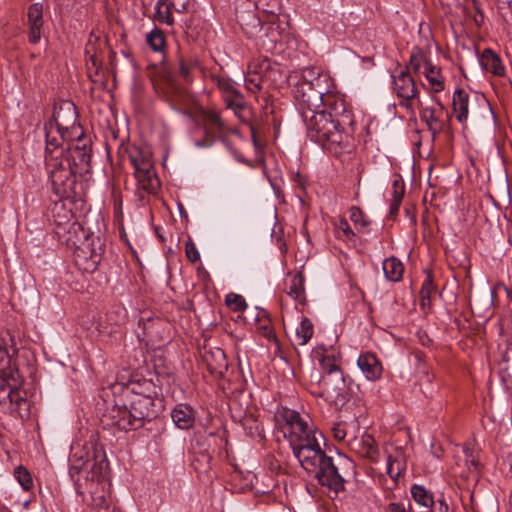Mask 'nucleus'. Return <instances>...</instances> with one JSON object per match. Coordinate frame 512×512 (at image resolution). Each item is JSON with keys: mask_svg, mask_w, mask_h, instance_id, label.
<instances>
[{"mask_svg": "<svg viewBox=\"0 0 512 512\" xmlns=\"http://www.w3.org/2000/svg\"><path fill=\"white\" fill-rule=\"evenodd\" d=\"M332 79L317 68L306 67L294 87V96L307 136L338 155L354 148L355 116L352 107L331 91Z\"/></svg>", "mask_w": 512, "mask_h": 512, "instance_id": "obj_1", "label": "nucleus"}, {"mask_svg": "<svg viewBox=\"0 0 512 512\" xmlns=\"http://www.w3.org/2000/svg\"><path fill=\"white\" fill-rule=\"evenodd\" d=\"M275 418L278 423L284 422L287 425L289 444L301 467L321 486L335 494L344 491L346 477L356 473L354 461L340 456L335 462L328 456L319 442V438H323L322 433L314 428L308 417H302L299 412L282 408Z\"/></svg>", "mask_w": 512, "mask_h": 512, "instance_id": "obj_2", "label": "nucleus"}, {"mask_svg": "<svg viewBox=\"0 0 512 512\" xmlns=\"http://www.w3.org/2000/svg\"><path fill=\"white\" fill-rule=\"evenodd\" d=\"M92 451L75 453L71 458L69 476L75 490L82 501L103 512H121L116 506H111V498L105 490V477L109 463L102 447L91 444Z\"/></svg>", "mask_w": 512, "mask_h": 512, "instance_id": "obj_3", "label": "nucleus"}, {"mask_svg": "<svg viewBox=\"0 0 512 512\" xmlns=\"http://www.w3.org/2000/svg\"><path fill=\"white\" fill-rule=\"evenodd\" d=\"M158 415L155 399L151 394H131L127 396V403L123 406H113L104 415L107 424L122 431H131L142 428Z\"/></svg>", "mask_w": 512, "mask_h": 512, "instance_id": "obj_4", "label": "nucleus"}, {"mask_svg": "<svg viewBox=\"0 0 512 512\" xmlns=\"http://www.w3.org/2000/svg\"><path fill=\"white\" fill-rule=\"evenodd\" d=\"M56 233L67 246L75 249L77 265H81L83 260V269L86 272H94L97 269L104 252L103 243L99 237L89 234L76 221L69 223L67 229L58 226Z\"/></svg>", "mask_w": 512, "mask_h": 512, "instance_id": "obj_5", "label": "nucleus"}, {"mask_svg": "<svg viewBox=\"0 0 512 512\" xmlns=\"http://www.w3.org/2000/svg\"><path fill=\"white\" fill-rule=\"evenodd\" d=\"M45 166L53 192L60 198H74L77 195L76 175L79 174L65 157L48 156Z\"/></svg>", "mask_w": 512, "mask_h": 512, "instance_id": "obj_6", "label": "nucleus"}, {"mask_svg": "<svg viewBox=\"0 0 512 512\" xmlns=\"http://www.w3.org/2000/svg\"><path fill=\"white\" fill-rule=\"evenodd\" d=\"M91 153V139L81 129L66 146L64 157L79 175H83L90 171Z\"/></svg>", "mask_w": 512, "mask_h": 512, "instance_id": "obj_7", "label": "nucleus"}, {"mask_svg": "<svg viewBox=\"0 0 512 512\" xmlns=\"http://www.w3.org/2000/svg\"><path fill=\"white\" fill-rule=\"evenodd\" d=\"M392 88L401 100L399 104L411 113L415 111V103L421 107L422 101L419 98V90L408 70H401L399 73L392 75Z\"/></svg>", "mask_w": 512, "mask_h": 512, "instance_id": "obj_8", "label": "nucleus"}, {"mask_svg": "<svg viewBox=\"0 0 512 512\" xmlns=\"http://www.w3.org/2000/svg\"><path fill=\"white\" fill-rule=\"evenodd\" d=\"M81 128L67 130L60 128L50 121L44 124L45 132V158L48 156L52 157H64L65 149L64 144L68 146L69 142L76 136Z\"/></svg>", "mask_w": 512, "mask_h": 512, "instance_id": "obj_9", "label": "nucleus"}, {"mask_svg": "<svg viewBox=\"0 0 512 512\" xmlns=\"http://www.w3.org/2000/svg\"><path fill=\"white\" fill-rule=\"evenodd\" d=\"M153 86L174 109L180 110L179 106L189 99L188 91L177 83L174 75L169 71L163 70L161 72V83L153 81Z\"/></svg>", "mask_w": 512, "mask_h": 512, "instance_id": "obj_10", "label": "nucleus"}, {"mask_svg": "<svg viewBox=\"0 0 512 512\" xmlns=\"http://www.w3.org/2000/svg\"><path fill=\"white\" fill-rule=\"evenodd\" d=\"M22 382L23 380L19 372H10L8 380L3 383L4 385L0 390V395L5 394L3 397H0V403L9 400L10 404L14 405L23 417L29 415V404L20 390Z\"/></svg>", "mask_w": 512, "mask_h": 512, "instance_id": "obj_11", "label": "nucleus"}, {"mask_svg": "<svg viewBox=\"0 0 512 512\" xmlns=\"http://www.w3.org/2000/svg\"><path fill=\"white\" fill-rule=\"evenodd\" d=\"M24 26L28 42L32 45L38 44L42 37H47V26L45 25L43 5L41 3H33L28 7Z\"/></svg>", "mask_w": 512, "mask_h": 512, "instance_id": "obj_12", "label": "nucleus"}, {"mask_svg": "<svg viewBox=\"0 0 512 512\" xmlns=\"http://www.w3.org/2000/svg\"><path fill=\"white\" fill-rule=\"evenodd\" d=\"M348 447L362 459L377 464L380 461V450L374 437L368 433L355 436L348 441Z\"/></svg>", "mask_w": 512, "mask_h": 512, "instance_id": "obj_13", "label": "nucleus"}, {"mask_svg": "<svg viewBox=\"0 0 512 512\" xmlns=\"http://www.w3.org/2000/svg\"><path fill=\"white\" fill-rule=\"evenodd\" d=\"M77 116L75 104L70 100H62L55 104L52 117L49 121L67 130L82 128L80 125L76 126Z\"/></svg>", "mask_w": 512, "mask_h": 512, "instance_id": "obj_14", "label": "nucleus"}, {"mask_svg": "<svg viewBox=\"0 0 512 512\" xmlns=\"http://www.w3.org/2000/svg\"><path fill=\"white\" fill-rule=\"evenodd\" d=\"M226 105L227 109H231L235 116L245 124H248L251 130V136L253 140L256 139V133L254 126L251 123V117H252V109L250 106L247 105L243 94L237 90L234 93H231L227 96H224L222 99Z\"/></svg>", "mask_w": 512, "mask_h": 512, "instance_id": "obj_15", "label": "nucleus"}, {"mask_svg": "<svg viewBox=\"0 0 512 512\" xmlns=\"http://www.w3.org/2000/svg\"><path fill=\"white\" fill-rule=\"evenodd\" d=\"M417 108L420 110L421 121L425 122L433 138L444 131L445 121L442 116L445 108L439 101H436L435 107H423L422 104L421 107L417 105Z\"/></svg>", "mask_w": 512, "mask_h": 512, "instance_id": "obj_16", "label": "nucleus"}, {"mask_svg": "<svg viewBox=\"0 0 512 512\" xmlns=\"http://www.w3.org/2000/svg\"><path fill=\"white\" fill-rule=\"evenodd\" d=\"M202 361L208 372L214 377H222L228 370L226 354L221 348L205 350L202 354Z\"/></svg>", "mask_w": 512, "mask_h": 512, "instance_id": "obj_17", "label": "nucleus"}, {"mask_svg": "<svg viewBox=\"0 0 512 512\" xmlns=\"http://www.w3.org/2000/svg\"><path fill=\"white\" fill-rule=\"evenodd\" d=\"M357 365L369 381H376L381 378L383 367L375 354L365 352L359 355Z\"/></svg>", "mask_w": 512, "mask_h": 512, "instance_id": "obj_18", "label": "nucleus"}, {"mask_svg": "<svg viewBox=\"0 0 512 512\" xmlns=\"http://www.w3.org/2000/svg\"><path fill=\"white\" fill-rule=\"evenodd\" d=\"M126 151L134 167V172L140 171V169H150L154 167L152 153L149 148L132 145L129 146Z\"/></svg>", "mask_w": 512, "mask_h": 512, "instance_id": "obj_19", "label": "nucleus"}, {"mask_svg": "<svg viewBox=\"0 0 512 512\" xmlns=\"http://www.w3.org/2000/svg\"><path fill=\"white\" fill-rule=\"evenodd\" d=\"M417 373L419 385L421 387L422 392L426 397L432 398L440 387L438 382H434L436 379L435 374L430 370L429 366L423 361H419V364L417 366Z\"/></svg>", "mask_w": 512, "mask_h": 512, "instance_id": "obj_20", "label": "nucleus"}, {"mask_svg": "<svg viewBox=\"0 0 512 512\" xmlns=\"http://www.w3.org/2000/svg\"><path fill=\"white\" fill-rule=\"evenodd\" d=\"M171 418L177 428L188 430L194 426L195 411L192 406L186 403H180L172 410Z\"/></svg>", "mask_w": 512, "mask_h": 512, "instance_id": "obj_21", "label": "nucleus"}, {"mask_svg": "<svg viewBox=\"0 0 512 512\" xmlns=\"http://www.w3.org/2000/svg\"><path fill=\"white\" fill-rule=\"evenodd\" d=\"M270 66L268 59L260 63H251L248 74L245 77V86L252 93H257L262 89V73Z\"/></svg>", "mask_w": 512, "mask_h": 512, "instance_id": "obj_22", "label": "nucleus"}, {"mask_svg": "<svg viewBox=\"0 0 512 512\" xmlns=\"http://www.w3.org/2000/svg\"><path fill=\"white\" fill-rule=\"evenodd\" d=\"M319 385L322 388L321 395H325L335 402H344L347 399L344 394L345 380L343 376L341 385H338L337 382L334 381V376H322L319 379Z\"/></svg>", "mask_w": 512, "mask_h": 512, "instance_id": "obj_23", "label": "nucleus"}, {"mask_svg": "<svg viewBox=\"0 0 512 512\" xmlns=\"http://www.w3.org/2000/svg\"><path fill=\"white\" fill-rule=\"evenodd\" d=\"M286 292L298 304L304 305L306 303L305 277L302 272L290 275L286 282Z\"/></svg>", "mask_w": 512, "mask_h": 512, "instance_id": "obj_24", "label": "nucleus"}, {"mask_svg": "<svg viewBox=\"0 0 512 512\" xmlns=\"http://www.w3.org/2000/svg\"><path fill=\"white\" fill-rule=\"evenodd\" d=\"M137 179L138 186L148 194H156L160 188V181L153 168L140 169V171L134 172Z\"/></svg>", "mask_w": 512, "mask_h": 512, "instance_id": "obj_25", "label": "nucleus"}, {"mask_svg": "<svg viewBox=\"0 0 512 512\" xmlns=\"http://www.w3.org/2000/svg\"><path fill=\"white\" fill-rule=\"evenodd\" d=\"M410 494L414 503L417 505L414 511H428V507L437 501L434 500L432 492L423 485L413 484L410 487Z\"/></svg>", "mask_w": 512, "mask_h": 512, "instance_id": "obj_26", "label": "nucleus"}, {"mask_svg": "<svg viewBox=\"0 0 512 512\" xmlns=\"http://www.w3.org/2000/svg\"><path fill=\"white\" fill-rule=\"evenodd\" d=\"M480 64L486 72L496 76H502L505 72L500 57L489 48L483 51L480 57Z\"/></svg>", "mask_w": 512, "mask_h": 512, "instance_id": "obj_27", "label": "nucleus"}, {"mask_svg": "<svg viewBox=\"0 0 512 512\" xmlns=\"http://www.w3.org/2000/svg\"><path fill=\"white\" fill-rule=\"evenodd\" d=\"M469 95L463 89H457L453 94V111L456 119L460 123H464L468 118Z\"/></svg>", "mask_w": 512, "mask_h": 512, "instance_id": "obj_28", "label": "nucleus"}, {"mask_svg": "<svg viewBox=\"0 0 512 512\" xmlns=\"http://www.w3.org/2000/svg\"><path fill=\"white\" fill-rule=\"evenodd\" d=\"M19 372L8 349L0 343V390L8 380L10 372Z\"/></svg>", "mask_w": 512, "mask_h": 512, "instance_id": "obj_29", "label": "nucleus"}, {"mask_svg": "<svg viewBox=\"0 0 512 512\" xmlns=\"http://www.w3.org/2000/svg\"><path fill=\"white\" fill-rule=\"evenodd\" d=\"M423 74L433 92L439 93L445 89L444 77L442 76L441 69L439 67L434 66L431 62H427V66Z\"/></svg>", "mask_w": 512, "mask_h": 512, "instance_id": "obj_30", "label": "nucleus"}, {"mask_svg": "<svg viewBox=\"0 0 512 512\" xmlns=\"http://www.w3.org/2000/svg\"><path fill=\"white\" fill-rule=\"evenodd\" d=\"M382 269L385 277L392 282H399L403 277L404 266L396 257H389L383 261Z\"/></svg>", "mask_w": 512, "mask_h": 512, "instance_id": "obj_31", "label": "nucleus"}, {"mask_svg": "<svg viewBox=\"0 0 512 512\" xmlns=\"http://www.w3.org/2000/svg\"><path fill=\"white\" fill-rule=\"evenodd\" d=\"M205 123L207 126V129L211 131L212 133H225L230 132L231 129L228 127L226 122L222 119L220 114L216 111L210 110L207 111L204 115Z\"/></svg>", "mask_w": 512, "mask_h": 512, "instance_id": "obj_32", "label": "nucleus"}, {"mask_svg": "<svg viewBox=\"0 0 512 512\" xmlns=\"http://www.w3.org/2000/svg\"><path fill=\"white\" fill-rule=\"evenodd\" d=\"M435 290L433 274L429 271L426 273L425 280L420 289V305L422 309L431 307V296Z\"/></svg>", "mask_w": 512, "mask_h": 512, "instance_id": "obj_33", "label": "nucleus"}, {"mask_svg": "<svg viewBox=\"0 0 512 512\" xmlns=\"http://www.w3.org/2000/svg\"><path fill=\"white\" fill-rule=\"evenodd\" d=\"M320 366L322 370L325 372L324 376H334V381L337 382L338 385L342 384V375L340 367L335 363V359L330 356H323L320 361Z\"/></svg>", "mask_w": 512, "mask_h": 512, "instance_id": "obj_34", "label": "nucleus"}, {"mask_svg": "<svg viewBox=\"0 0 512 512\" xmlns=\"http://www.w3.org/2000/svg\"><path fill=\"white\" fill-rule=\"evenodd\" d=\"M427 62L431 61L427 58L426 53L423 51V49L418 46H414L411 49L408 67L412 69L414 74L418 75L420 73L422 65H424V67L426 68Z\"/></svg>", "mask_w": 512, "mask_h": 512, "instance_id": "obj_35", "label": "nucleus"}, {"mask_svg": "<svg viewBox=\"0 0 512 512\" xmlns=\"http://www.w3.org/2000/svg\"><path fill=\"white\" fill-rule=\"evenodd\" d=\"M314 333V326L312 321L304 317L300 325L296 328V341L299 345H306L312 338Z\"/></svg>", "mask_w": 512, "mask_h": 512, "instance_id": "obj_36", "label": "nucleus"}, {"mask_svg": "<svg viewBox=\"0 0 512 512\" xmlns=\"http://www.w3.org/2000/svg\"><path fill=\"white\" fill-rule=\"evenodd\" d=\"M172 11L170 2H167L166 0H158L156 3V12L154 17L160 23L172 25L174 23Z\"/></svg>", "mask_w": 512, "mask_h": 512, "instance_id": "obj_37", "label": "nucleus"}, {"mask_svg": "<svg viewBox=\"0 0 512 512\" xmlns=\"http://www.w3.org/2000/svg\"><path fill=\"white\" fill-rule=\"evenodd\" d=\"M210 80L220 90L222 99L238 90L235 83L227 77L211 74Z\"/></svg>", "mask_w": 512, "mask_h": 512, "instance_id": "obj_38", "label": "nucleus"}, {"mask_svg": "<svg viewBox=\"0 0 512 512\" xmlns=\"http://www.w3.org/2000/svg\"><path fill=\"white\" fill-rule=\"evenodd\" d=\"M242 424L250 437L264 439V429L254 415H246L243 418Z\"/></svg>", "mask_w": 512, "mask_h": 512, "instance_id": "obj_39", "label": "nucleus"}, {"mask_svg": "<svg viewBox=\"0 0 512 512\" xmlns=\"http://www.w3.org/2000/svg\"><path fill=\"white\" fill-rule=\"evenodd\" d=\"M212 456L207 451L195 453L191 465L198 473H207L211 469Z\"/></svg>", "mask_w": 512, "mask_h": 512, "instance_id": "obj_40", "label": "nucleus"}, {"mask_svg": "<svg viewBox=\"0 0 512 512\" xmlns=\"http://www.w3.org/2000/svg\"><path fill=\"white\" fill-rule=\"evenodd\" d=\"M147 44L155 52H162L165 46V36L162 30L154 28L146 36Z\"/></svg>", "mask_w": 512, "mask_h": 512, "instance_id": "obj_41", "label": "nucleus"}, {"mask_svg": "<svg viewBox=\"0 0 512 512\" xmlns=\"http://www.w3.org/2000/svg\"><path fill=\"white\" fill-rule=\"evenodd\" d=\"M14 477L21 485L23 490L30 491L33 488V478L31 476V473L25 467L18 466L17 468H15Z\"/></svg>", "mask_w": 512, "mask_h": 512, "instance_id": "obj_42", "label": "nucleus"}, {"mask_svg": "<svg viewBox=\"0 0 512 512\" xmlns=\"http://www.w3.org/2000/svg\"><path fill=\"white\" fill-rule=\"evenodd\" d=\"M335 231L337 237L342 240H351L355 236V233L345 218H340L338 220L335 224Z\"/></svg>", "mask_w": 512, "mask_h": 512, "instance_id": "obj_43", "label": "nucleus"}, {"mask_svg": "<svg viewBox=\"0 0 512 512\" xmlns=\"http://www.w3.org/2000/svg\"><path fill=\"white\" fill-rule=\"evenodd\" d=\"M463 452L465 454V462L468 470L477 476L482 469L480 461L474 457L473 450L469 447L465 446Z\"/></svg>", "mask_w": 512, "mask_h": 512, "instance_id": "obj_44", "label": "nucleus"}, {"mask_svg": "<svg viewBox=\"0 0 512 512\" xmlns=\"http://www.w3.org/2000/svg\"><path fill=\"white\" fill-rule=\"evenodd\" d=\"M226 305L235 312L244 311L247 307L245 299L238 294L230 293L225 299Z\"/></svg>", "mask_w": 512, "mask_h": 512, "instance_id": "obj_45", "label": "nucleus"}, {"mask_svg": "<svg viewBox=\"0 0 512 512\" xmlns=\"http://www.w3.org/2000/svg\"><path fill=\"white\" fill-rule=\"evenodd\" d=\"M384 512H416L408 499L391 501L384 509Z\"/></svg>", "mask_w": 512, "mask_h": 512, "instance_id": "obj_46", "label": "nucleus"}, {"mask_svg": "<svg viewBox=\"0 0 512 512\" xmlns=\"http://www.w3.org/2000/svg\"><path fill=\"white\" fill-rule=\"evenodd\" d=\"M153 389V385L149 381H144L143 383H132L127 389L126 397L136 393L152 395Z\"/></svg>", "mask_w": 512, "mask_h": 512, "instance_id": "obj_47", "label": "nucleus"}, {"mask_svg": "<svg viewBox=\"0 0 512 512\" xmlns=\"http://www.w3.org/2000/svg\"><path fill=\"white\" fill-rule=\"evenodd\" d=\"M403 469V464L397 458L392 455L387 456V474L391 478H397Z\"/></svg>", "mask_w": 512, "mask_h": 512, "instance_id": "obj_48", "label": "nucleus"}, {"mask_svg": "<svg viewBox=\"0 0 512 512\" xmlns=\"http://www.w3.org/2000/svg\"><path fill=\"white\" fill-rule=\"evenodd\" d=\"M196 66L194 61H186L183 58L179 62V74L186 83L192 82L191 71Z\"/></svg>", "mask_w": 512, "mask_h": 512, "instance_id": "obj_49", "label": "nucleus"}, {"mask_svg": "<svg viewBox=\"0 0 512 512\" xmlns=\"http://www.w3.org/2000/svg\"><path fill=\"white\" fill-rule=\"evenodd\" d=\"M405 193V185L403 180L398 176L392 182V200L402 202Z\"/></svg>", "mask_w": 512, "mask_h": 512, "instance_id": "obj_50", "label": "nucleus"}, {"mask_svg": "<svg viewBox=\"0 0 512 512\" xmlns=\"http://www.w3.org/2000/svg\"><path fill=\"white\" fill-rule=\"evenodd\" d=\"M350 219L356 226H360L361 228H365L369 224V222L365 219L363 211L356 206H353L350 209Z\"/></svg>", "mask_w": 512, "mask_h": 512, "instance_id": "obj_51", "label": "nucleus"}, {"mask_svg": "<svg viewBox=\"0 0 512 512\" xmlns=\"http://www.w3.org/2000/svg\"><path fill=\"white\" fill-rule=\"evenodd\" d=\"M85 54H86L87 64L89 65L91 63V65L97 71L102 65V60L97 56V54L95 52V48L92 44H88L86 46Z\"/></svg>", "mask_w": 512, "mask_h": 512, "instance_id": "obj_52", "label": "nucleus"}, {"mask_svg": "<svg viewBox=\"0 0 512 512\" xmlns=\"http://www.w3.org/2000/svg\"><path fill=\"white\" fill-rule=\"evenodd\" d=\"M185 254L187 259L192 263L200 260V253L191 239L185 243Z\"/></svg>", "mask_w": 512, "mask_h": 512, "instance_id": "obj_53", "label": "nucleus"}, {"mask_svg": "<svg viewBox=\"0 0 512 512\" xmlns=\"http://www.w3.org/2000/svg\"><path fill=\"white\" fill-rule=\"evenodd\" d=\"M331 431L334 439L338 442L343 441L347 435L344 424L342 423L334 424Z\"/></svg>", "mask_w": 512, "mask_h": 512, "instance_id": "obj_54", "label": "nucleus"}, {"mask_svg": "<svg viewBox=\"0 0 512 512\" xmlns=\"http://www.w3.org/2000/svg\"><path fill=\"white\" fill-rule=\"evenodd\" d=\"M416 512H449V507L443 499H438L434 504L428 507V511H416Z\"/></svg>", "mask_w": 512, "mask_h": 512, "instance_id": "obj_55", "label": "nucleus"}, {"mask_svg": "<svg viewBox=\"0 0 512 512\" xmlns=\"http://www.w3.org/2000/svg\"><path fill=\"white\" fill-rule=\"evenodd\" d=\"M170 4L172 7V10H174L178 13H183V12L187 11V9H188L189 1L179 2L178 0H174V1L170 2Z\"/></svg>", "mask_w": 512, "mask_h": 512, "instance_id": "obj_56", "label": "nucleus"}, {"mask_svg": "<svg viewBox=\"0 0 512 512\" xmlns=\"http://www.w3.org/2000/svg\"><path fill=\"white\" fill-rule=\"evenodd\" d=\"M474 8L476 11V15L474 16L473 21L477 27H481L484 23V13L479 5L475 6Z\"/></svg>", "mask_w": 512, "mask_h": 512, "instance_id": "obj_57", "label": "nucleus"}, {"mask_svg": "<svg viewBox=\"0 0 512 512\" xmlns=\"http://www.w3.org/2000/svg\"><path fill=\"white\" fill-rule=\"evenodd\" d=\"M263 329V335L268 339V340H276V335L273 331V329L268 326V325H263L261 327Z\"/></svg>", "mask_w": 512, "mask_h": 512, "instance_id": "obj_58", "label": "nucleus"}, {"mask_svg": "<svg viewBox=\"0 0 512 512\" xmlns=\"http://www.w3.org/2000/svg\"><path fill=\"white\" fill-rule=\"evenodd\" d=\"M401 203L402 202H396V201L391 200L390 209H389V215L391 217L394 218V217H396L398 215Z\"/></svg>", "mask_w": 512, "mask_h": 512, "instance_id": "obj_59", "label": "nucleus"}, {"mask_svg": "<svg viewBox=\"0 0 512 512\" xmlns=\"http://www.w3.org/2000/svg\"><path fill=\"white\" fill-rule=\"evenodd\" d=\"M511 353H512V346H511L510 348H508V349H507V351H506V352H505V354H504V360H505L506 362H508V361H509V359H510V354H511Z\"/></svg>", "mask_w": 512, "mask_h": 512, "instance_id": "obj_60", "label": "nucleus"}, {"mask_svg": "<svg viewBox=\"0 0 512 512\" xmlns=\"http://www.w3.org/2000/svg\"><path fill=\"white\" fill-rule=\"evenodd\" d=\"M498 3L506 4L509 8L512 9V0H496Z\"/></svg>", "mask_w": 512, "mask_h": 512, "instance_id": "obj_61", "label": "nucleus"}, {"mask_svg": "<svg viewBox=\"0 0 512 512\" xmlns=\"http://www.w3.org/2000/svg\"><path fill=\"white\" fill-rule=\"evenodd\" d=\"M252 20L256 23V27L260 26V21L255 16H252Z\"/></svg>", "mask_w": 512, "mask_h": 512, "instance_id": "obj_62", "label": "nucleus"}, {"mask_svg": "<svg viewBox=\"0 0 512 512\" xmlns=\"http://www.w3.org/2000/svg\"><path fill=\"white\" fill-rule=\"evenodd\" d=\"M156 233H157L158 238H159L161 241H163V240H164V238H163L162 234H160V233H159L158 229H156Z\"/></svg>", "mask_w": 512, "mask_h": 512, "instance_id": "obj_63", "label": "nucleus"}, {"mask_svg": "<svg viewBox=\"0 0 512 512\" xmlns=\"http://www.w3.org/2000/svg\"><path fill=\"white\" fill-rule=\"evenodd\" d=\"M470 1L472 2V4H473V6H474V7H475V6H477V5H479V3H478V1H477V0H470Z\"/></svg>", "mask_w": 512, "mask_h": 512, "instance_id": "obj_64", "label": "nucleus"}]
</instances>
